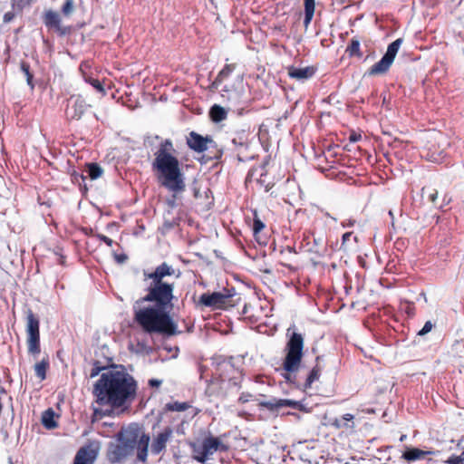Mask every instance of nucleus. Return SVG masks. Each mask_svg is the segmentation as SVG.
Returning a JSON list of instances; mask_svg holds the SVG:
<instances>
[{
	"label": "nucleus",
	"instance_id": "obj_1",
	"mask_svg": "<svg viewBox=\"0 0 464 464\" xmlns=\"http://www.w3.org/2000/svg\"><path fill=\"white\" fill-rule=\"evenodd\" d=\"M174 269L163 262L153 271L143 272L146 294L137 300L136 304H151L149 306L134 307V321L148 334H160L167 336L179 334L178 324L171 316L174 302L175 283L165 280L174 275Z\"/></svg>",
	"mask_w": 464,
	"mask_h": 464
},
{
	"label": "nucleus",
	"instance_id": "obj_2",
	"mask_svg": "<svg viewBox=\"0 0 464 464\" xmlns=\"http://www.w3.org/2000/svg\"><path fill=\"white\" fill-rule=\"evenodd\" d=\"M137 389L136 380L126 372H103L93 385L92 394L100 407L93 408L92 421L112 416L115 410H128L136 398Z\"/></svg>",
	"mask_w": 464,
	"mask_h": 464
},
{
	"label": "nucleus",
	"instance_id": "obj_3",
	"mask_svg": "<svg viewBox=\"0 0 464 464\" xmlns=\"http://www.w3.org/2000/svg\"><path fill=\"white\" fill-rule=\"evenodd\" d=\"M150 139V145L153 141H158L153 151L152 171L158 183L176 198L185 192L187 188L178 151L170 139H163L160 135H154Z\"/></svg>",
	"mask_w": 464,
	"mask_h": 464
},
{
	"label": "nucleus",
	"instance_id": "obj_4",
	"mask_svg": "<svg viewBox=\"0 0 464 464\" xmlns=\"http://www.w3.org/2000/svg\"><path fill=\"white\" fill-rule=\"evenodd\" d=\"M150 440V436L136 423L122 427L116 434L118 442L123 443L133 451L137 449V459L142 463L147 461Z\"/></svg>",
	"mask_w": 464,
	"mask_h": 464
},
{
	"label": "nucleus",
	"instance_id": "obj_5",
	"mask_svg": "<svg viewBox=\"0 0 464 464\" xmlns=\"http://www.w3.org/2000/svg\"><path fill=\"white\" fill-rule=\"evenodd\" d=\"M288 340L285 344V356L283 368L287 373H294L299 370L304 356V338L301 333L292 328L286 330Z\"/></svg>",
	"mask_w": 464,
	"mask_h": 464
},
{
	"label": "nucleus",
	"instance_id": "obj_6",
	"mask_svg": "<svg viewBox=\"0 0 464 464\" xmlns=\"http://www.w3.org/2000/svg\"><path fill=\"white\" fill-rule=\"evenodd\" d=\"M188 446L192 451V458L199 463H205L216 451L226 452L229 449L220 438L214 437L210 433L203 438L201 445L190 441Z\"/></svg>",
	"mask_w": 464,
	"mask_h": 464
},
{
	"label": "nucleus",
	"instance_id": "obj_7",
	"mask_svg": "<svg viewBox=\"0 0 464 464\" xmlns=\"http://www.w3.org/2000/svg\"><path fill=\"white\" fill-rule=\"evenodd\" d=\"M241 300L234 289H224L223 292L204 293L200 295L199 304L213 309H227L239 304Z\"/></svg>",
	"mask_w": 464,
	"mask_h": 464
},
{
	"label": "nucleus",
	"instance_id": "obj_8",
	"mask_svg": "<svg viewBox=\"0 0 464 464\" xmlns=\"http://www.w3.org/2000/svg\"><path fill=\"white\" fill-rule=\"evenodd\" d=\"M26 343L28 353L36 357L41 353L40 321L31 309L26 311Z\"/></svg>",
	"mask_w": 464,
	"mask_h": 464
},
{
	"label": "nucleus",
	"instance_id": "obj_9",
	"mask_svg": "<svg viewBox=\"0 0 464 464\" xmlns=\"http://www.w3.org/2000/svg\"><path fill=\"white\" fill-rule=\"evenodd\" d=\"M237 67V64L236 63H226L209 85V90L212 92L220 90L224 92H230L234 91L235 85L231 83L229 80Z\"/></svg>",
	"mask_w": 464,
	"mask_h": 464
},
{
	"label": "nucleus",
	"instance_id": "obj_10",
	"mask_svg": "<svg viewBox=\"0 0 464 464\" xmlns=\"http://www.w3.org/2000/svg\"><path fill=\"white\" fill-rule=\"evenodd\" d=\"M88 104L81 95H72L67 100L65 115L70 121H79L85 113Z\"/></svg>",
	"mask_w": 464,
	"mask_h": 464
},
{
	"label": "nucleus",
	"instance_id": "obj_11",
	"mask_svg": "<svg viewBox=\"0 0 464 464\" xmlns=\"http://www.w3.org/2000/svg\"><path fill=\"white\" fill-rule=\"evenodd\" d=\"M133 450L121 442L110 443L107 450V459L111 464L121 463L133 454Z\"/></svg>",
	"mask_w": 464,
	"mask_h": 464
},
{
	"label": "nucleus",
	"instance_id": "obj_12",
	"mask_svg": "<svg viewBox=\"0 0 464 464\" xmlns=\"http://www.w3.org/2000/svg\"><path fill=\"white\" fill-rule=\"evenodd\" d=\"M43 21L44 25L48 29H53L60 36H64L71 33L70 26H62L61 24V17L57 12L53 10H47L44 16Z\"/></svg>",
	"mask_w": 464,
	"mask_h": 464
},
{
	"label": "nucleus",
	"instance_id": "obj_13",
	"mask_svg": "<svg viewBox=\"0 0 464 464\" xmlns=\"http://www.w3.org/2000/svg\"><path fill=\"white\" fill-rule=\"evenodd\" d=\"M173 430L170 427H166L162 431L153 437L150 450L153 455H159L167 448V444L171 439Z\"/></svg>",
	"mask_w": 464,
	"mask_h": 464
},
{
	"label": "nucleus",
	"instance_id": "obj_14",
	"mask_svg": "<svg viewBox=\"0 0 464 464\" xmlns=\"http://www.w3.org/2000/svg\"><path fill=\"white\" fill-rule=\"evenodd\" d=\"M210 141V136H202L196 131H190L186 138L188 147L197 153L207 151L208 142Z\"/></svg>",
	"mask_w": 464,
	"mask_h": 464
},
{
	"label": "nucleus",
	"instance_id": "obj_15",
	"mask_svg": "<svg viewBox=\"0 0 464 464\" xmlns=\"http://www.w3.org/2000/svg\"><path fill=\"white\" fill-rule=\"evenodd\" d=\"M242 315L245 320L250 324L257 323L263 315V309L259 301L253 300L252 302L245 303L242 310Z\"/></svg>",
	"mask_w": 464,
	"mask_h": 464
},
{
	"label": "nucleus",
	"instance_id": "obj_16",
	"mask_svg": "<svg viewBox=\"0 0 464 464\" xmlns=\"http://www.w3.org/2000/svg\"><path fill=\"white\" fill-rule=\"evenodd\" d=\"M316 72L314 66L295 67L294 65L287 67V74L290 78L299 82H304L311 79Z\"/></svg>",
	"mask_w": 464,
	"mask_h": 464
},
{
	"label": "nucleus",
	"instance_id": "obj_17",
	"mask_svg": "<svg viewBox=\"0 0 464 464\" xmlns=\"http://www.w3.org/2000/svg\"><path fill=\"white\" fill-rule=\"evenodd\" d=\"M97 451L91 446L82 447L76 453L73 464H93Z\"/></svg>",
	"mask_w": 464,
	"mask_h": 464
},
{
	"label": "nucleus",
	"instance_id": "obj_18",
	"mask_svg": "<svg viewBox=\"0 0 464 464\" xmlns=\"http://www.w3.org/2000/svg\"><path fill=\"white\" fill-rule=\"evenodd\" d=\"M265 228V223L257 217L256 212H255L252 226L253 235L256 241L262 246H266L268 242V237L264 233Z\"/></svg>",
	"mask_w": 464,
	"mask_h": 464
},
{
	"label": "nucleus",
	"instance_id": "obj_19",
	"mask_svg": "<svg viewBox=\"0 0 464 464\" xmlns=\"http://www.w3.org/2000/svg\"><path fill=\"white\" fill-rule=\"evenodd\" d=\"M354 416L350 413H346L342 416L341 419H334L330 421V426L334 428L335 430H353L355 428L353 422Z\"/></svg>",
	"mask_w": 464,
	"mask_h": 464
},
{
	"label": "nucleus",
	"instance_id": "obj_20",
	"mask_svg": "<svg viewBox=\"0 0 464 464\" xmlns=\"http://www.w3.org/2000/svg\"><path fill=\"white\" fill-rule=\"evenodd\" d=\"M322 361H323V357L322 356H316L315 358V364L314 366L312 368V370L309 372L307 377H306V380H305V382H304V387L305 388H310L312 386V384L315 382V381H318L319 380V377L321 375V372L324 369V367L322 366Z\"/></svg>",
	"mask_w": 464,
	"mask_h": 464
},
{
	"label": "nucleus",
	"instance_id": "obj_21",
	"mask_svg": "<svg viewBox=\"0 0 464 464\" xmlns=\"http://www.w3.org/2000/svg\"><path fill=\"white\" fill-rule=\"evenodd\" d=\"M392 64V62L383 55L379 62L370 67L368 72L370 75L383 74L388 72Z\"/></svg>",
	"mask_w": 464,
	"mask_h": 464
},
{
	"label": "nucleus",
	"instance_id": "obj_22",
	"mask_svg": "<svg viewBox=\"0 0 464 464\" xmlns=\"http://www.w3.org/2000/svg\"><path fill=\"white\" fill-rule=\"evenodd\" d=\"M296 402L292 401L290 400L279 399L273 401H262L258 402V406L266 408L269 411H274L276 409H279L286 406H295Z\"/></svg>",
	"mask_w": 464,
	"mask_h": 464
},
{
	"label": "nucleus",
	"instance_id": "obj_23",
	"mask_svg": "<svg viewBox=\"0 0 464 464\" xmlns=\"http://www.w3.org/2000/svg\"><path fill=\"white\" fill-rule=\"evenodd\" d=\"M345 53L348 54L350 58L356 57L361 59L363 56L362 52L361 51V43L358 37H353L346 49Z\"/></svg>",
	"mask_w": 464,
	"mask_h": 464
},
{
	"label": "nucleus",
	"instance_id": "obj_24",
	"mask_svg": "<svg viewBox=\"0 0 464 464\" xmlns=\"http://www.w3.org/2000/svg\"><path fill=\"white\" fill-rule=\"evenodd\" d=\"M207 151H208V159L215 160H219L224 154L223 147L218 145L211 137L210 141L207 145Z\"/></svg>",
	"mask_w": 464,
	"mask_h": 464
},
{
	"label": "nucleus",
	"instance_id": "obj_25",
	"mask_svg": "<svg viewBox=\"0 0 464 464\" xmlns=\"http://www.w3.org/2000/svg\"><path fill=\"white\" fill-rule=\"evenodd\" d=\"M428 454L427 451H424L422 450L417 449V448H411L407 449L403 454L402 458L407 460L408 462L415 461L417 459H421L426 457Z\"/></svg>",
	"mask_w": 464,
	"mask_h": 464
},
{
	"label": "nucleus",
	"instance_id": "obj_26",
	"mask_svg": "<svg viewBox=\"0 0 464 464\" xmlns=\"http://www.w3.org/2000/svg\"><path fill=\"white\" fill-rule=\"evenodd\" d=\"M227 112L220 105L215 104L210 108L209 117L214 122H220L227 119Z\"/></svg>",
	"mask_w": 464,
	"mask_h": 464
},
{
	"label": "nucleus",
	"instance_id": "obj_27",
	"mask_svg": "<svg viewBox=\"0 0 464 464\" xmlns=\"http://www.w3.org/2000/svg\"><path fill=\"white\" fill-rule=\"evenodd\" d=\"M50 362L49 358H43L39 362H36L34 365V372L35 375L41 380L44 381L46 379L47 370L49 369Z\"/></svg>",
	"mask_w": 464,
	"mask_h": 464
},
{
	"label": "nucleus",
	"instance_id": "obj_28",
	"mask_svg": "<svg viewBox=\"0 0 464 464\" xmlns=\"http://www.w3.org/2000/svg\"><path fill=\"white\" fill-rule=\"evenodd\" d=\"M304 25L305 28L309 26L314 14L315 3L314 0H304Z\"/></svg>",
	"mask_w": 464,
	"mask_h": 464
},
{
	"label": "nucleus",
	"instance_id": "obj_29",
	"mask_svg": "<svg viewBox=\"0 0 464 464\" xmlns=\"http://www.w3.org/2000/svg\"><path fill=\"white\" fill-rule=\"evenodd\" d=\"M55 412L52 408L47 409L43 412L42 423L47 429H54L57 427V422L54 420Z\"/></svg>",
	"mask_w": 464,
	"mask_h": 464
},
{
	"label": "nucleus",
	"instance_id": "obj_30",
	"mask_svg": "<svg viewBox=\"0 0 464 464\" xmlns=\"http://www.w3.org/2000/svg\"><path fill=\"white\" fill-rule=\"evenodd\" d=\"M402 44V39L399 38L393 41L392 44L388 45L387 51L384 54L388 59H390L392 63L396 57V54Z\"/></svg>",
	"mask_w": 464,
	"mask_h": 464
},
{
	"label": "nucleus",
	"instance_id": "obj_31",
	"mask_svg": "<svg viewBox=\"0 0 464 464\" xmlns=\"http://www.w3.org/2000/svg\"><path fill=\"white\" fill-rule=\"evenodd\" d=\"M20 68L25 75L28 86L31 88V90H34L35 85L34 82V74L31 72L30 70V64L24 61H22L20 63Z\"/></svg>",
	"mask_w": 464,
	"mask_h": 464
},
{
	"label": "nucleus",
	"instance_id": "obj_32",
	"mask_svg": "<svg viewBox=\"0 0 464 464\" xmlns=\"http://www.w3.org/2000/svg\"><path fill=\"white\" fill-rule=\"evenodd\" d=\"M86 168L91 179H97L103 173V169L97 163H88Z\"/></svg>",
	"mask_w": 464,
	"mask_h": 464
},
{
	"label": "nucleus",
	"instance_id": "obj_33",
	"mask_svg": "<svg viewBox=\"0 0 464 464\" xmlns=\"http://www.w3.org/2000/svg\"><path fill=\"white\" fill-rule=\"evenodd\" d=\"M232 142L236 146L246 148L248 146V135L245 130L237 132V136L232 139Z\"/></svg>",
	"mask_w": 464,
	"mask_h": 464
},
{
	"label": "nucleus",
	"instance_id": "obj_34",
	"mask_svg": "<svg viewBox=\"0 0 464 464\" xmlns=\"http://www.w3.org/2000/svg\"><path fill=\"white\" fill-rule=\"evenodd\" d=\"M190 405L188 402L173 401L166 404V410L169 411H185Z\"/></svg>",
	"mask_w": 464,
	"mask_h": 464
},
{
	"label": "nucleus",
	"instance_id": "obj_35",
	"mask_svg": "<svg viewBox=\"0 0 464 464\" xmlns=\"http://www.w3.org/2000/svg\"><path fill=\"white\" fill-rule=\"evenodd\" d=\"M71 180L73 184H77L81 188L83 187L84 191H87V187L85 185L86 176L82 173H79L76 170H73L71 173Z\"/></svg>",
	"mask_w": 464,
	"mask_h": 464
},
{
	"label": "nucleus",
	"instance_id": "obj_36",
	"mask_svg": "<svg viewBox=\"0 0 464 464\" xmlns=\"http://www.w3.org/2000/svg\"><path fill=\"white\" fill-rule=\"evenodd\" d=\"M34 0H13L12 8L23 13L24 9L30 6Z\"/></svg>",
	"mask_w": 464,
	"mask_h": 464
},
{
	"label": "nucleus",
	"instance_id": "obj_37",
	"mask_svg": "<svg viewBox=\"0 0 464 464\" xmlns=\"http://www.w3.org/2000/svg\"><path fill=\"white\" fill-rule=\"evenodd\" d=\"M87 82H89L94 89H96L99 92L102 93L103 95L106 94L105 89L102 85V83L98 79L93 78H86L85 79Z\"/></svg>",
	"mask_w": 464,
	"mask_h": 464
},
{
	"label": "nucleus",
	"instance_id": "obj_38",
	"mask_svg": "<svg viewBox=\"0 0 464 464\" xmlns=\"http://www.w3.org/2000/svg\"><path fill=\"white\" fill-rule=\"evenodd\" d=\"M73 0H65L64 4L62 6V13L65 16H69L73 12Z\"/></svg>",
	"mask_w": 464,
	"mask_h": 464
},
{
	"label": "nucleus",
	"instance_id": "obj_39",
	"mask_svg": "<svg viewBox=\"0 0 464 464\" xmlns=\"http://www.w3.org/2000/svg\"><path fill=\"white\" fill-rule=\"evenodd\" d=\"M318 209L316 208H304V209H299L296 211V215L301 217V218H310L312 216H314L315 213L314 212H317Z\"/></svg>",
	"mask_w": 464,
	"mask_h": 464
},
{
	"label": "nucleus",
	"instance_id": "obj_40",
	"mask_svg": "<svg viewBox=\"0 0 464 464\" xmlns=\"http://www.w3.org/2000/svg\"><path fill=\"white\" fill-rule=\"evenodd\" d=\"M266 175V173L262 172L261 177L257 181H258V183H260L262 186L265 187V190L267 192L275 186V183L272 181L266 182V179H265Z\"/></svg>",
	"mask_w": 464,
	"mask_h": 464
},
{
	"label": "nucleus",
	"instance_id": "obj_41",
	"mask_svg": "<svg viewBox=\"0 0 464 464\" xmlns=\"http://www.w3.org/2000/svg\"><path fill=\"white\" fill-rule=\"evenodd\" d=\"M22 14V13H18V11H17V10H14V9L13 8V10H12V11H10V12H6V13L4 14L3 21H4V23H5V24L10 23V22H12V21L14 19V17H15L17 14Z\"/></svg>",
	"mask_w": 464,
	"mask_h": 464
},
{
	"label": "nucleus",
	"instance_id": "obj_42",
	"mask_svg": "<svg viewBox=\"0 0 464 464\" xmlns=\"http://www.w3.org/2000/svg\"><path fill=\"white\" fill-rule=\"evenodd\" d=\"M433 324L430 321H427L422 329L418 332V335H425L431 331Z\"/></svg>",
	"mask_w": 464,
	"mask_h": 464
},
{
	"label": "nucleus",
	"instance_id": "obj_43",
	"mask_svg": "<svg viewBox=\"0 0 464 464\" xmlns=\"http://www.w3.org/2000/svg\"><path fill=\"white\" fill-rule=\"evenodd\" d=\"M94 237L104 242L108 246H111L113 245V240L103 234L96 233Z\"/></svg>",
	"mask_w": 464,
	"mask_h": 464
},
{
	"label": "nucleus",
	"instance_id": "obj_44",
	"mask_svg": "<svg viewBox=\"0 0 464 464\" xmlns=\"http://www.w3.org/2000/svg\"><path fill=\"white\" fill-rule=\"evenodd\" d=\"M445 462L446 464H463V457L451 455Z\"/></svg>",
	"mask_w": 464,
	"mask_h": 464
},
{
	"label": "nucleus",
	"instance_id": "obj_45",
	"mask_svg": "<svg viewBox=\"0 0 464 464\" xmlns=\"http://www.w3.org/2000/svg\"><path fill=\"white\" fill-rule=\"evenodd\" d=\"M428 200L431 203H435L438 198V190L433 188L427 195Z\"/></svg>",
	"mask_w": 464,
	"mask_h": 464
},
{
	"label": "nucleus",
	"instance_id": "obj_46",
	"mask_svg": "<svg viewBox=\"0 0 464 464\" xmlns=\"http://www.w3.org/2000/svg\"><path fill=\"white\" fill-rule=\"evenodd\" d=\"M362 139V135L358 132L352 131L349 135V140L351 142H357Z\"/></svg>",
	"mask_w": 464,
	"mask_h": 464
},
{
	"label": "nucleus",
	"instance_id": "obj_47",
	"mask_svg": "<svg viewBox=\"0 0 464 464\" xmlns=\"http://www.w3.org/2000/svg\"><path fill=\"white\" fill-rule=\"evenodd\" d=\"M149 386L152 387V388H159L161 383H162V381L160 380H158V379H150L149 380Z\"/></svg>",
	"mask_w": 464,
	"mask_h": 464
},
{
	"label": "nucleus",
	"instance_id": "obj_48",
	"mask_svg": "<svg viewBox=\"0 0 464 464\" xmlns=\"http://www.w3.org/2000/svg\"><path fill=\"white\" fill-rule=\"evenodd\" d=\"M352 236H353V232H346L343 235L342 246H343L346 244V242H348L350 240Z\"/></svg>",
	"mask_w": 464,
	"mask_h": 464
},
{
	"label": "nucleus",
	"instance_id": "obj_49",
	"mask_svg": "<svg viewBox=\"0 0 464 464\" xmlns=\"http://www.w3.org/2000/svg\"><path fill=\"white\" fill-rule=\"evenodd\" d=\"M251 395L249 393H242L238 398V401L241 403H246L249 401Z\"/></svg>",
	"mask_w": 464,
	"mask_h": 464
},
{
	"label": "nucleus",
	"instance_id": "obj_50",
	"mask_svg": "<svg viewBox=\"0 0 464 464\" xmlns=\"http://www.w3.org/2000/svg\"><path fill=\"white\" fill-rule=\"evenodd\" d=\"M100 371H101V368H100V367L92 368V372H91V374H90V377H91V378L95 377L96 375H98V374H99Z\"/></svg>",
	"mask_w": 464,
	"mask_h": 464
},
{
	"label": "nucleus",
	"instance_id": "obj_51",
	"mask_svg": "<svg viewBox=\"0 0 464 464\" xmlns=\"http://www.w3.org/2000/svg\"><path fill=\"white\" fill-rule=\"evenodd\" d=\"M116 258L119 262H123L126 260L127 256L125 255L116 256Z\"/></svg>",
	"mask_w": 464,
	"mask_h": 464
},
{
	"label": "nucleus",
	"instance_id": "obj_52",
	"mask_svg": "<svg viewBox=\"0 0 464 464\" xmlns=\"http://www.w3.org/2000/svg\"><path fill=\"white\" fill-rule=\"evenodd\" d=\"M366 413H369V414H372V413H374V410L373 409H367L365 411Z\"/></svg>",
	"mask_w": 464,
	"mask_h": 464
},
{
	"label": "nucleus",
	"instance_id": "obj_53",
	"mask_svg": "<svg viewBox=\"0 0 464 464\" xmlns=\"http://www.w3.org/2000/svg\"><path fill=\"white\" fill-rule=\"evenodd\" d=\"M430 160L436 161L438 160V158L435 157L433 154L430 156Z\"/></svg>",
	"mask_w": 464,
	"mask_h": 464
},
{
	"label": "nucleus",
	"instance_id": "obj_54",
	"mask_svg": "<svg viewBox=\"0 0 464 464\" xmlns=\"http://www.w3.org/2000/svg\"><path fill=\"white\" fill-rule=\"evenodd\" d=\"M237 160H238L239 161H244V160H244L240 155H237Z\"/></svg>",
	"mask_w": 464,
	"mask_h": 464
},
{
	"label": "nucleus",
	"instance_id": "obj_55",
	"mask_svg": "<svg viewBox=\"0 0 464 464\" xmlns=\"http://www.w3.org/2000/svg\"><path fill=\"white\" fill-rule=\"evenodd\" d=\"M266 164H267V160H266V161L263 163L262 168H263V169H265Z\"/></svg>",
	"mask_w": 464,
	"mask_h": 464
},
{
	"label": "nucleus",
	"instance_id": "obj_56",
	"mask_svg": "<svg viewBox=\"0 0 464 464\" xmlns=\"http://www.w3.org/2000/svg\"><path fill=\"white\" fill-rule=\"evenodd\" d=\"M459 457H463V462H464V450Z\"/></svg>",
	"mask_w": 464,
	"mask_h": 464
}]
</instances>
